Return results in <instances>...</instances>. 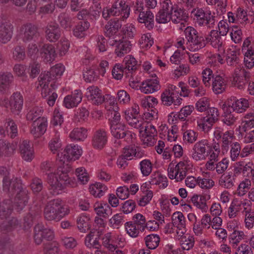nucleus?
Instances as JSON below:
<instances>
[{"mask_svg": "<svg viewBox=\"0 0 254 254\" xmlns=\"http://www.w3.org/2000/svg\"><path fill=\"white\" fill-rule=\"evenodd\" d=\"M69 213L68 207L62 204L61 199L50 200L44 209V216L48 220L60 221Z\"/></svg>", "mask_w": 254, "mask_h": 254, "instance_id": "f257e3e1", "label": "nucleus"}, {"mask_svg": "<svg viewBox=\"0 0 254 254\" xmlns=\"http://www.w3.org/2000/svg\"><path fill=\"white\" fill-rule=\"evenodd\" d=\"M130 6L125 0H116L110 8L105 7L102 11V16L107 19L110 16H118L120 20L124 21L130 14Z\"/></svg>", "mask_w": 254, "mask_h": 254, "instance_id": "f03ea898", "label": "nucleus"}, {"mask_svg": "<svg viewBox=\"0 0 254 254\" xmlns=\"http://www.w3.org/2000/svg\"><path fill=\"white\" fill-rule=\"evenodd\" d=\"M11 201L7 199L0 202V218L7 219L12 211ZM18 220L16 218L12 217L11 219L4 220L0 225V228L3 233L11 231L18 225Z\"/></svg>", "mask_w": 254, "mask_h": 254, "instance_id": "7ed1b4c3", "label": "nucleus"}, {"mask_svg": "<svg viewBox=\"0 0 254 254\" xmlns=\"http://www.w3.org/2000/svg\"><path fill=\"white\" fill-rule=\"evenodd\" d=\"M184 32L187 40V45L190 51H197L206 46L205 37H203L193 27L188 26L185 28Z\"/></svg>", "mask_w": 254, "mask_h": 254, "instance_id": "20e7f679", "label": "nucleus"}, {"mask_svg": "<svg viewBox=\"0 0 254 254\" xmlns=\"http://www.w3.org/2000/svg\"><path fill=\"white\" fill-rule=\"evenodd\" d=\"M64 71V66L62 64H58L51 68L50 71L41 73L39 76V82L40 86H48L49 83L61 77Z\"/></svg>", "mask_w": 254, "mask_h": 254, "instance_id": "39448f33", "label": "nucleus"}, {"mask_svg": "<svg viewBox=\"0 0 254 254\" xmlns=\"http://www.w3.org/2000/svg\"><path fill=\"white\" fill-rule=\"evenodd\" d=\"M192 157L196 161L205 160L212 151V146L206 139L196 142L193 146Z\"/></svg>", "mask_w": 254, "mask_h": 254, "instance_id": "423d86ee", "label": "nucleus"}, {"mask_svg": "<svg viewBox=\"0 0 254 254\" xmlns=\"http://www.w3.org/2000/svg\"><path fill=\"white\" fill-rule=\"evenodd\" d=\"M111 132L112 135L118 139H124L128 143L132 142L135 134L128 130L124 123L113 124L110 125Z\"/></svg>", "mask_w": 254, "mask_h": 254, "instance_id": "0eeeda50", "label": "nucleus"}, {"mask_svg": "<svg viewBox=\"0 0 254 254\" xmlns=\"http://www.w3.org/2000/svg\"><path fill=\"white\" fill-rule=\"evenodd\" d=\"M3 190L7 193L9 195H13L17 192H20L22 190L26 189L23 188L22 181L18 178H5L2 180Z\"/></svg>", "mask_w": 254, "mask_h": 254, "instance_id": "6e6552de", "label": "nucleus"}, {"mask_svg": "<svg viewBox=\"0 0 254 254\" xmlns=\"http://www.w3.org/2000/svg\"><path fill=\"white\" fill-rule=\"evenodd\" d=\"M20 32L24 42L36 41L40 36L38 27L31 23L23 24L21 27Z\"/></svg>", "mask_w": 254, "mask_h": 254, "instance_id": "1a4fd4ad", "label": "nucleus"}, {"mask_svg": "<svg viewBox=\"0 0 254 254\" xmlns=\"http://www.w3.org/2000/svg\"><path fill=\"white\" fill-rule=\"evenodd\" d=\"M54 238V232L45 228L42 224H38L34 227V239L37 245H40L44 240L51 241Z\"/></svg>", "mask_w": 254, "mask_h": 254, "instance_id": "9d476101", "label": "nucleus"}, {"mask_svg": "<svg viewBox=\"0 0 254 254\" xmlns=\"http://www.w3.org/2000/svg\"><path fill=\"white\" fill-rule=\"evenodd\" d=\"M218 110L215 108H209L206 112V116L202 119V123L199 126L204 132H208L212 125L218 120Z\"/></svg>", "mask_w": 254, "mask_h": 254, "instance_id": "9b49d317", "label": "nucleus"}, {"mask_svg": "<svg viewBox=\"0 0 254 254\" xmlns=\"http://www.w3.org/2000/svg\"><path fill=\"white\" fill-rule=\"evenodd\" d=\"M227 107L235 113H242L245 112L250 107L249 101L245 98L237 99L231 97L227 101Z\"/></svg>", "mask_w": 254, "mask_h": 254, "instance_id": "f8f14e48", "label": "nucleus"}, {"mask_svg": "<svg viewBox=\"0 0 254 254\" xmlns=\"http://www.w3.org/2000/svg\"><path fill=\"white\" fill-rule=\"evenodd\" d=\"M45 37L51 42L57 41L61 36V30L59 25L54 22L48 24L45 28Z\"/></svg>", "mask_w": 254, "mask_h": 254, "instance_id": "ddd939ff", "label": "nucleus"}, {"mask_svg": "<svg viewBox=\"0 0 254 254\" xmlns=\"http://www.w3.org/2000/svg\"><path fill=\"white\" fill-rule=\"evenodd\" d=\"M107 132L104 129H99L94 133L92 139L93 147L97 149H102L107 142Z\"/></svg>", "mask_w": 254, "mask_h": 254, "instance_id": "4468645a", "label": "nucleus"}, {"mask_svg": "<svg viewBox=\"0 0 254 254\" xmlns=\"http://www.w3.org/2000/svg\"><path fill=\"white\" fill-rule=\"evenodd\" d=\"M86 94L88 99L91 101L92 103L95 105L101 104L105 100L104 96L102 95L101 90L96 86H91L88 87Z\"/></svg>", "mask_w": 254, "mask_h": 254, "instance_id": "2eb2a0df", "label": "nucleus"}, {"mask_svg": "<svg viewBox=\"0 0 254 254\" xmlns=\"http://www.w3.org/2000/svg\"><path fill=\"white\" fill-rule=\"evenodd\" d=\"M40 53L45 63H52L57 57L55 46L50 44H44L40 49Z\"/></svg>", "mask_w": 254, "mask_h": 254, "instance_id": "dca6fc26", "label": "nucleus"}, {"mask_svg": "<svg viewBox=\"0 0 254 254\" xmlns=\"http://www.w3.org/2000/svg\"><path fill=\"white\" fill-rule=\"evenodd\" d=\"M23 98L19 92H14L10 97V110L15 114L18 115L23 107Z\"/></svg>", "mask_w": 254, "mask_h": 254, "instance_id": "f3484780", "label": "nucleus"}, {"mask_svg": "<svg viewBox=\"0 0 254 254\" xmlns=\"http://www.w3.org/2000/svg\"><path fill=\"white\" fill-rule=\"evenodd\" d=\"M28 191L26 189L22 190L20 192L15 193L13 200V206L17 212L21 211L28 202L29 198Z\"/></svg>", "mask_w": 254, "mask_h": 254, "instance_id": "a211bd4d", "label": "nucleus"}, {"mask_svg": "<svg viewBox=\"0 0 254 254\" xmlns=\"http://www.w3.org/2000/svg\"><path fill=\"white\" fill-rule=\"evenodd\" d=\"M121 20L117 18L110 19L105 25L104 33L105 35L109 38L117 35L119 30L122 27Z\"/></svg>", "mask_w": 254, "mask_h": 254, "instance_id": "6ab92c4d", "label": "nucleus"}, {"mask_svg": "<svg viewBox=\"0 0 254 254\" xmlns=\"http://www.w3.org/2000/svg\"><path fill=\"white\" fill-rule=\"evenodd\" d=\"M43 113V109L41 107L38 106L34 107L31 108L27 113L26 118L27 120L33 121L34 125L37 123H40L42 121L44 123H47V119L45 117H41Z\"/></svg>", "mask_w": 254, "mask_h": 254, "instance_id": "aec40b11", "label": "nucleus"}, {"mask_svg": "<svg viewBox=\"0 0 254 254\" xmlns=\"http://www.w3.org/2000/svg\"><path fill=\"white\" fill-rule=\"evenodd\" d=\"M138 21L139 22L144 23L145 27L149 30L154 27V15L148 8H146L138 14Z\"/></svg>", "mask_w": 254, "mask_h": 254, "instance_id": "412c9836", "label": "nucleus"}, {"mask_svg": "<svg viewBox=\"0 0 254 254\" xmlns=\"http://www.w3.org/2000/svg\"><path fill=\"white\" fill-rule=\"evenodd\" d=\"M13 28L11 23H1L0 26V43L6 44L11 40L13 34Z\"/></svg>", "mask_w": 254, "mask_h": 254, "instance_id": "4be33fe9", "label": "nucleus"}, {"mask_svg": "<svg viewBox=\"0 0 254 254\" xmlns=\"http://www.w3.org/2000/svg\"><path fill=\"white\" fill-rule=\"evenodd\" d=\"M205 42L210 44L213 47L218 48L219 50H223L222 48L223 41L218 31L212 30L205 37Z\"/></svg>", "mask_w": 254, "mask_h": 254, "instance_id": "5701e85b", "label": "nucleus"}, {"mask_svg": "<svg viewBox=\"0 0 254 254\" xmlns=\"http://www.w3.org/2000/svg\"><path fill=\"white\" fill-rule=\"evenodd\" d=\"M48 183L50 185L49 190L53 195H57L60 193L63 189V184L59 181L58 176L55 174L50 173L48 175Z\"/></svg>", "mask_w": 254, "mask_h": 254, "instance_id": "b1692460", "label": "nucleus"}, {"mask_svg": "<svg viewBox=\"0 0 254 254\" xmlns=\"http://www.w3.org/2000/svg\"><path fill=\"white\" fill-rule=\"evenodd\" d=\"M13 76L10 72H0V92L5 93L8 92L13 81Z\"/></svg>", "mask_w": 254, "mask_h": 254, "instance_id": "393cba45", "label": "nucleus"}, {"mask_svg": "<svg viewBox=\"0 0 254 254\" xmlns=\"http://www.w3.org/2000/svg\"><path fill=\"white\" fill-rule=\"evenodd\" d=\"M82 100V93L79 90H74L71 95L66 96L64 101V104L67 108L76 107Z\"/></svg>", "mask_w": 254, "mask_h": 254, "instance_id": "a878e982", "label": "nucleus"}, {"mask_svg": "<svg viewBox=\"0 0 254 254\" xmlns=\"http://www.w3.org/2000/svg\"><path fill=\"white\" fill-rule=\"evenodd\" d=\"M188 16L186 14L185 10L178 6L171 14L172 21L174 23H180L181 27L180 29H183L182 27H184L185 23L187 21Z\"/></svg>", "mask_w": 254, "mask_h": 254, "instance_id": "bb28decb", "label": "nucleus"}, {"mask_svg": "<svg viewBox=\"0 0 254 254\" xmlns=\"http://www.w3.org/2000/svg\"><path fill=\"white\" fill-rule=\"evenodd\" d=\"M63 153L67 160H75L81 156L82 150L77 145L70 144L66 146Z\"/></svg>", "mask_w": 254, "mask_h": 254, "instance_id": "cd10ccee", "label": "nucleus"}, {"mask_svg": "<svg viewBox=\"0 0 254 254\" xmlns=\"http://www.w3.org/2000/svg\"><path fill=\"white\" fill-rule=\"evenodd\" d=\"M160 89L159 81L157 78L149 79L143 82L140 89L145 94L152 93Z\"/></svg>", "mask_w": 254, "mask_h": 254, "instance_id": "c85d7f7f", "label": "nucleus"}, {"mask_svg": "<svg viewBox=\"0 0 254 254\" xmlns=\"http://www.w3.org/2000/svg\"><path fill=\"white\" fill-rule=\"evenodd\" d=\"M99 232L95 230H91L85 239V245L90 248H93L96 249H99L101 248V245L99 242Z\"/></svg>", "mask_w": 254, "mask_h": 254, "instance_id": "c756f323", "label": "nucleus"}, {"mask_svg": "<svg viewBox=\"0 0 254 254\" xmlns=\"http://www.w3.org/2000/svg\"><path fill=\"white\" fill-rule=\"evenodd\" d=\"M90 26V23L87 20L80 21L73 29V35L78 38L84 37L86 35V31L89 29Z\"/></svg>", "mask_w": 254, "mask_h": 254, "instance_id": "7c9ffc66", "label": "nucleus"}, {"mask_svg": "<svg viewBox=\"0 0 254 254\" xmlns=\"http://www.w3.org/2000/svg\"><path fill=\"white\" fill-rule=\"evenodd\" d=\"M226 86V80L220 75H216L212 82L213 91L216 94L221 93L225 90Z\"/></svg>", "mask_w": 254, "mask_h": 254, "instance_id": "2f4dec72", "label": "nucleus"}, {"mask_svg": "<svg viewBox=\"0 0 254 254\" xmlns=\"http://www.w3.org/2000/svg\"><path fill=\"white\" fill-rule=\"evenodd\" d=\"M209 12H205L201 8L194 9L191 12L192 16L195 20V23L199 26H204L205 20Z\"/></svg>", "mask_w": 254, "mask_h": 254, "instance_id": "473e14b6", "label": "nucleus"}, {"mask_svg": "<svg viewBox=\"0 0 254 254\" xmlns=\"http://www.w3.org/2000/svg\"><path fill=\"white\" fill-rule=\"evenodd\" d=\"M149 182L151 185H159L160 188L162 189H165L168 186L167 178L159 172H156L151 175Z\"/></svg>", "mask_w": 254, "mask_h": 254, "instance_id": "72a5a7b5", "label": "nucleus"}, {"mask_svg": "<svg viewBox=\"0 0 254 254\" xmlns=\"http://www.w3.org/2000/svg\"><path fill=\"white\" fill-rule=\"evenodd\" d=\"M17 146V142H15V144L12 143L11 145L6 141L0 140V157L4 156L10 155L16 149Z\"/></svg>", "mask_w": 254, "mask_h": 254, "instance_id": "f704fd0d", "label": "nucleus"}, {"mask_svg": "<svg viewBox=\"0 0 254 254\" xmlns=\"http://www.w3.org/2000/svg\"><path fill=\"white\" fill-rule=\"evenodd\" d=\"M91 223L90 218L86 216H80L77 219V228L81 233H86L89 230L91 227Z\"/></svg>", "mask_w": 254, "mask_h": 254, "instance_id": "c9c22d12", "label": "nucleus"}, {"mask_svg": "<svg viewBox=\"0 0 254 254\" xmlns=\"http://www.w3.org/2000/svg\"><path fill=\"white\" fill-rule=\"evenodd\" d=\"M58 21L60 26L65 29L69 30L72 26V18L66 12L61 13L58 16Z\"/></svg>", "mask_w": 254, "mask_h": 254, "instance_id": "e433bc0d", "label": "nucleus"}, {"mask_svg": "<svg viewBox=\"0 0 254 254\" xmlns=\"http://www.w3.org/2000/svg\"><path fill=\"white\" fill-rule=\"evenodd\" d=\"M131 46L129 41L121 40L116 46L115 53L118 57H122L130 51Z\"/></svg>", "mask_w": 254, "mask_h": 254, "instance_id": "4c0bfd02", "label": "nucleus"}, {"mask_svg": "<svg viewBox=\"0 0 254 254\" xmlns=\"http://www.w3.org/2000/svg\"><path fill=\"white\" fill-rule=\"evenodd\" d=\"M244 63L245 67L248 69L254 66V46H251L245 52Z\"/></svg>", "mask_w": 254, "mask_h": 254, "instance_id": "58836bf2", "label": "nucleus"}, {"mask_svg": "<svg viewBox=\"0 0 254 254\" xmlns=\"http://www.w3.org/2000/svg\"><path fill=\"white\" fill-rule=\"evenodd\" d=\"M87 136V130L83 127L75 128L69 134L71 139L77 141H83Z\"/></svg>", "mask_w": 254, "mask_h": 254, "instance_id": "ea45409f", "label": "nucleus"}, {"mask_svg": "<svg viewBox=\"0 0 254 254\" xmlns=\"http://www.w3.org/2000/svg\"><path fill=\"white\" fill-rule=\"evenodd\" d=\"M237 120L238 116H236V113L232 111V110L227 107L224 112V115L222 120L223 123L227 126H231L233 125Z\"/></svg>", "mask_w": 254, "mask_h": 254, "instance_id": "a19ab883", "label": "nucleus"}, {"mask_svg": "<svg viewBox=\"0 0 254 254\" xmlns=\"http://www.w3.org/2000/svg\"><path fill=\"white\" fill-rule=\"evenodd\" d=\"M123 62L125 64V66L124 67L127 73L126 76H128L129 75H127L128 73L136 69L137 61L133 57L127 56L124 58Z\"/></svg>", "mask_w": 254, "mask_h": 254, "instance_id": "79ce46f5", "label": "nucleus"}, {"mask_svg": "<svg viewBox=\"0 0 254 254\" xmlns=\"http://www.w3.org/2000/svg\"><path fill=\"white\" fill-rule=\"evenodd\" d=\"M244 233L241 231L234 230L229 236V242L233 248H236L240 241L245 238Z\"/></svg>", "mask_w": 254, "mask_h": 254, "instance_id": "37998d69", "label": "nucleus"}, {"mask_svg": "<svg viewBox=\"0 0 254 254\" xmlns=\"http://www.w3.org/2000/svg\"><path fill=\"white\" fill-rule=\"evenodd\" d=\"M32 128L31 129V133L35 138H38L43 135L46 131L47 127V123L40 122L34 125L33 124Z\"/></svg>", "mask_w": 254, "mask_h": 254, "instance_id": "c03bdc74", "label": "nucleus"}, {"mask_svg": "<svg viewBox=\"0 0 254 254\" xmlns=\"http://www.w3.org/2000/svg\"><path fill=\"white\" fill-rule=\"evenodd\" d=\"M0 251L1 254H14L13 246L7 238H0Z\"/></svg>", "mask_w": 254, "mask_h": 254, "instance_id": "a18cd8bd", "label": "nucleus"}, {"mask_svg": "<svg viewBox=\"0 0 254 254\" xmlns=\"http://www.w3.org/2000/svg\"><path fill=\"white\" fill-rule=\"evenodd\" d=\"M4 126L8 136H9L11 138H14L17 135V126L13 120L9 119L6 120Z\"/></svg>", "mask_w": 254, "mask_h": 254, "instance_id": "49530a36", "label": "nucleus"}, {"mask_svg": "<svg viewBox=\"0 0 254 254\" xmlns=\"http://www.w3.org/2000/svg\"><path fill=\"white\" fill-rule=\"evenodd\" d=\"M107 188L101 183H96L89 188L90 193L95 197H100L103 195Z\"/></svg>", "mask_w": 254, "mask_h": 254, "instance_id": "de8ad7c7", "label": "nucleus"}, {"mask_svg": "<svg viewBox=\"0 0 254 254\" xmlns=\"http://www.w3.org/2000/svg\"><path fill=\"white\" fill-rule=\"evenodd\" d=\"M94 210L99 216L104 218H108L112 213V209L108 204H104L103 205L98 204L97 206L95 205Z\"/></svg>", "mask_w": 254, "mask_h": 254, "instance_id": "09e8293b", "label": "nucleus"}, {"mask_svg": "<svg viewBox=\"0 0 254 254\" xmlns=\"http://www.w3.org/2000/svg\"><path fill=\"white\" fill-rule=\"evenodd\" d=\"M236 17V24L237 25L233 26V27L236 28H243L245 26V22L248 20L246 12L244 10L239 8L238 9Z\"/></svg>", "mask_w": 254, "mask_h": 254, "instance_id": "8fccbe9b", "label": "nucleus"}, {"mask_svg": "<svg viewBox=\"0 0 254 254\" xmlns=\"http://www.w3.org/2000/svg\"><path fill=\"white\" fill-rule=\"evenodd\" d=\"M191 202L197 208L203 211H206L208 207L206 205L205 197L202 195H194L191 197Z\"/></svg>", "mask_w": 254, "mask_h": 254, "instance_id": "3c124183", "label": "nucleus"}, {"mask_svg": "<svg viewBox=\"0 0 254 254\" xmlns=\"http://www.w3.org/2000/svg\"><path fill=\"white\" fill-rule=\"evenodd\" d=\"M146 247L151 250L156 249L159 245L160 238L156 234L148 235L144 238Z\"/></svg>", "mask_w": 254, "mask_h": 254, "instance_id": "603ef678", "label": "nucleus"}, {"mask_svg": "<svg viewBox=\"0 0 254 254\" xmlns=\"http://www.w3.org/2000/svg\"><path fill=\"white\" fill-rule=\"evenodd\" d=\"M43 89L42 90L41 94L42 97L44 98H47V102L48 105L50 106H53L55 103V101L58 97L57 94L55 93H52V91L50 89H47L45 87H44L42 85Z\"/></svg>", "mask_w": 254, "mask_h": 254, "instance_id": "864d4df0", "label": "nucleus"}, {"mask_svg": "<svg viewBox=\"0 0 254 254\" xmlns=\"http://www.w3.org/2000/svg\"><path fill=\"white\" fill-rule=\"evenodd\" d=\"M140 133H142V135H157V130L155 127L151 124L144 122L143 126L139 130Z\"/></svg>", "mask_w": 254, "mask_h": 254, "instance_id": "5fc2aeb1", "label": "nucleus"}, {"mask_svg": "<svg viewBox=\"0 0 254 254\" xmlns=\"http://www.w3.org/2000/svg\"><path fill=\"white\" fill-rule=\"evenodd\" d=\"M139 165L141 173L144 176H148L150 174L152 170V164L149 160H143L140 162Z\"/></svg>", "mask_w": 254, "mask_h": 254, "instance_id": "6e6d98bb", "label": "nucleus"}, {"mask_svg": "<svg viewBox=\"0 0 254 254\" xmlns=\"http://www.w3.org/2000/svg\"><path fill=\"white\" fill-rule=\"evenodd\" d=\"M234 136L233 133L229 131H226L222 135V151L227 152L229 149V145L231 144Z\"/></svg>", "mask_w": 254, "mask_h": 254, "instance_id": "4d7b16f0", "label": "nucleus"}, {"mask_svg": "<svg viewBox=\"0 0 254 254\" xmlns=\"http://www.w3.org/2000/svg\"><path fill=\"white\" fill-rule=\"evenodd\" d=\"M172 222L174 226L184 227L185 225V217L181 212H176L173 213L172 217Z\"/></svg>", "mask_w": 254, "mask_h": 254, "instance_id": "13d9d810", "label": "nucleus"}, {"mask_svg": "<svg viewBox=\"0 0 254 254\" xmlns=\"http://www.w3.org/2000/svg\"><path fill=\"white\" fill-rule=\"evenodd\" d=\"M26 57L25 49L23 46H16L13 49L12 57L15 60L20 61L23 60Z\"/></svg>", "mask_w": 254, "mask_h": 254, "instance_id": "bf43d9fd", "label": "nucleus"}, {"mask_svg": "<svg viewBox=\"0 0 254 254\" xmlns=\"http://www.w3.org/2000/svg\"><path fill=\"white\" fill-rule=\"evenodd\" d=\"M233 180L234 179L230 174L226 176L222 175L219 179V184L225 188L230 189L234 186Z\"/></svg>", "mask_w": 254, "mask_h": 254, "instance_id": "052dcab7", "label": "nucleus"}, {"mask_svg": "<svg viewBox=\"0 0 254 254\" xmlns=\"http://www.w3.org/2000/svg\"><path fill=\"white\" fill-rule=\"evenodd\" d=\"M75 174L77 179L82 184H85L89 181L88 174L83 167L78 168L75 170Z\"/></svg>", "mask_w": 254, "mask_h": 254, "instance_id": "680f3d73", "label": "nucleus"}, {"mask_svg": "<svg viewBox=\"0 0 254 254\" xmlns=\"http://www.w3.org/2000/svg\"><path fill=\"white\" fill-rule=\"evenodd\" d=\"M185 163L183 162H180L176 165L177 176L176 180L177 181H181L186 176V168L184 167Z\"/></svg>", "mask_w": 254, "mask_h": 254, "instance_id": "e2e57ef3", "label": "nucleus"}, {"mask_svg": "<svg viewBox=\"0 0 254 254\" xmlns=\"http://www.w3.org/2000/svg\"><path fill=\"white\" fill-rule=\"evenodd\" d=\"M247 205L246 202L238 203L233 202L228 209V215L230 218H234L237 215V213L239 211L240 207L242 205L245 207Z\"/></svg>", "mask_w": 254, "mask_h": 254, "instance_id": "0e129e2a", "label": "nucleus"}, {"mask_svg": "<svg viewBox=\"0 0 254 254\" xmlns=\"http://www.w3.org/2000/svg\"><path fill=\"white\" fill-rule=\"evenodd\" d=\"M140 46L142 49L150 48L153 44V39L150 34H143L139 41Z\"/></svg>", "mask_w": 254, "mask_h": 254, "instance_id": "69168bd1", "label": "nucleus"}, {"mask_svg": "<svg viewBox=\"0 0 254 254\" xmlns=\"http://www.w3.org/2000/svg\"><path fill=\"white\" fill-rule=\"evenodd\" d=\"M126 229L127 233L131 237H137L140 230L138 227L133 224L132 222H128L126 223Z\"/></svg>", "mask_w": 254, "mask_h": 254, "instance_id": "338daca9", "label": "nucleus"}, {"mask_svg": "<svg viewBox=\"0 0 254 254\" xmlns=\"http://www.w3.org/2000/svg\"><path fill=\"white\" fill-rule=\"evenodd\" d=\"M171 19V15L161 9L156 15V21L159 23H166Z\"/></svg>", "mask_w": 254, "mask_h": 254, "instance_id": "774afa93", "label": "nucleus"}]
</instances>
